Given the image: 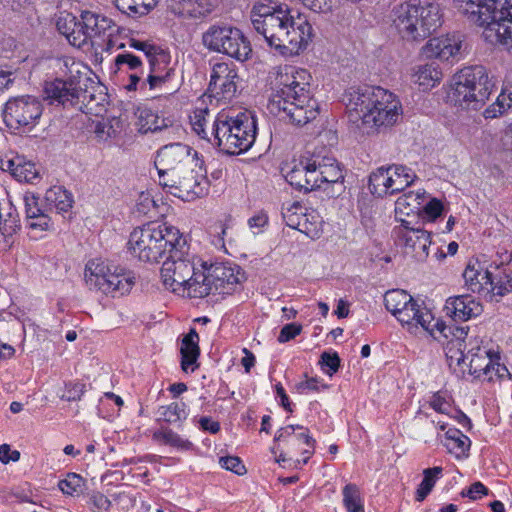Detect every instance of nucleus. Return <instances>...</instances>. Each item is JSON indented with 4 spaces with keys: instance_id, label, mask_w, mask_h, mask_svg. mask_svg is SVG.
Here are the masks:
<instances>
[{
    "instance_id": "nucleus-15",
    "label": "nucleus",
    "mask_w": 512,
    "mask_h": 512,
    "mask_svg": "<svg viewBox=\"0 0 512 512\" xmlns=\"http://www.w3.org/2000/svg\"><path fill=\"white\" fill-rule=\"evenodd\" d=\"M185 246L181 242L177 248L169 249L168 256L161 267V278L166 288L173 292L183 290L186 283L193 277L196 269L195 264L188 259L183 258L182 248Z\"/></svg>"
},
{
    "instance_id": "nucleus-13",
    "label": "nucleus",
    "mask_w": 512,
    "mask_h": 512,
    "mask_svg": "<svg viewBox=\"0 0 512 512\" xmlns=\"http://www.w3.org/2000/svg\"><path fill=\"white\" fill-rule=\"evenodd\" d=\"M455 3L470 21L487 29L496 20H503L512 7V0H455Z\"/></svg>"
},
{
    "instance_id": "nucleus-56",
    "label": "nucleus",
    "mask_w": 512,
    "mask_h": 512,
    "mask_svg": "<svg viewBox=\"0 0 512 512\" xmlns=\"http://www.w3.org/2000/svg\"><path fill=\"white\" fill-rule=\"evenodd\" d=\"M208 112L207 108L196 109L193 116L190 117V120L195 133L212 144L213 136L211 134L209 135L205 129L207 123L206 116L208 115Z\"/></svg>"
},
{
    "instance_id": "nucleus-32",
    "label": "nucleus",
    "mask_w": 512,
    "mask_h": 512,
    "mask_svg": "<svg viewBox=\"0 0 512 512\" xmlns=\"http://www.w3.org/2000/svg\"><path fill=\"white\" fill-rule=\"evenodd\" d=\"M442 72L434 63L418 65L413 69V82L424 89L432 88L440 82Z\"/></svg>"
},
{
    "instance_id": "nucleus-27",
    "label": "nucleus",
    "mask_w": 512,
    "mask_h": 512,
    "mask_svg": "<svg viewBox=\"0 0 512 512\" xmlns=\"http://www.w3.org/2000/svg\"><path fill=\"white\" fill-rule=\"evenodd\" d=\"M80 17L83 24L84 34L86 36V44L94 37L104 34L112 26L111 19L93 11L83 10Z\"/></svg>"
},
{
    "instance_id": "nucleus-18",
    "label": "nucleus",
    "mask_w": 512,
    "mask_h": 512,
    "mask_svg": "<svg viewBox=\"0 0 512 512\" xmlns=\"http://www.w3.org/2000/svg\"><path fill=\"white\" fill-rule=\"evenodd\" d=\"M238 83L239 76L233 63L218 62L213 65L208 87L213 96L231 101L237 93Z\"/></svg>"
},
{
    "instance_id": "nucleus-34",
    "label": "nucleus",
    "mask_w": 512,
    "mask_h": 512,
    "mask_svg": "<svg viewBox=\"0 0 512 512\" xmlns=\"http://www.w3.org/2000/svg\"><path fill=\"white\" fill-rule=\"evenodd\" d=\"M445 447L456 457L466 456L471 446V440L459 429L450 428L445 433Z\"/></svg>"
},
{
    "instance_id": "nucleus-33",
    "label": "nucleus",
    "mask_w": 512,
    "mask_h": 512,
    "mask_svg": "<svg viewBox=\"0 0 512 512\" xmlns=\"http://www.w3.org/2000/svg\"><path fill=\"white\" fill-rule=\"evenodd\" d=\"M390 175V194L403 191L417 178L416 174L411 168L403 165H391Z\"/></svg>"
},
{
    "instance_id": "nucleus-21",
    "label": "nucleus",
    "mask_w": 512,
    "mask_h": 512,
    "mask_svg": "<svg viewBox=\"0 0 512 512\" xmlns=\"http://www.w3.org/2000/svg\"><path fill=\"white\" fill-rule=\"evenodd\" d=\"M444 312L455 321H468L481 315L483 307L472 296L459 295L446 300Z\"/></svg>"
},
{
    "instance_id": "nucleus-2",
    "label": "nucleus",
    "mask_w": 512,
    "mask_h": 512,
    "mask_svg": "<svg viewBox=\"0 0 512 512\" xmlns=\"http://www.w3.org/2000/svg\"><path fill=\"white\" fill-rule=\"evenodd\" d=\"M273 85L268 104L272 113L297 126H304L319 115L320 107L313 96L312 76L308 70L292 65L280 66Z\"/></svg>"
},
{
    "instance_id": "nucleus-16",
    "label": "nucleus",
    "mask_w": 512,
    "mask_h": 512,
    "mask_svg": "<svg viewBox=\"0 0 512 512\" xmlns=\"http://www.w3.org/2000/svg\"><path fill=\"white\" fill-rule=\"evenodd\" d=\"M393 234L405 246L406 253L411 254L418 262L425 261L429 256L432 244L431 233L411 221L400 219V225L393 229Z\"/></svg>"
},
{
    "instance_id": "nucleus-14",
    "label": "nucleus",
    "mask_w": 512,
    "mask_h": 512,
    "mask_svg": "<svg viewBox=\"0 0 512 512\" xmlns=\"http://www.w3.org/2000/svg\"><path fill=\"white\" fill-rule=\"evenodd\" d=\"M79 64H72L71 75L67 79L56 78L53 81L46 82L44 93L51 104H58L64 107L78 104V96L82 84L88 81L86 72H81Z\"/></svg>"
},
{
    "instance_id": "nucleus-9",
    "label": "nucleus",
    "mask_w": 512,
    "mask_h": 512,
    "mask_svg": "<svg viewBox=\"0 0 512 512\" xmlns=\"http://www.w3.org/2000/svg\"><path fill=\"white\" fill-rule=\"evenodd\" d=\"M202 44L211 52L225 54L238 61H246L252 48L242 31L226 23H215L202 33Z\"/></svg>"
},
{
    "instance_id": "nucleus-40",
    "label": "nucleus",
    "mask_w": 512,
    "mask_h": 512,
    "mask_svg": "<svg viewBox=\"0 0 512 512\" xmlns=\"http://www.w3.org/2000/svg\"><path fill=\"white\" fill-rule=\"evenodd\" d=\"M390 180V166L378 168L369 177L370 192L377 196L390 194Z\"/></svg>"
},
{
    "instance_id": "nucleus-59",
    "label": "nucleus",
    "mask_w": 512,
    "mask_h": 512,
    "mask_svg": "<svg viewBox=\"0 0 512 512\" xmlns=\"http://www.w3.org/2000/svg\"><path fill=\"white\" fill-rule=\"evenodd\" d=\"M85 391V383L80 381H70L65 383L64 392L61 395V398L66 401H79Z\"/></svg>"
},
{
    "instance_id": "nucleus-24",
    "label": "nucleus",
    "mask_w": 512,
    "mask_h": 512,
    "mask_svg": "<svg viewBox=\"0 0 512 512\" xmlns=\"http://www.w3.org/2000/svg\"><path fill=\"white\" fill-rule=\"evenodd\" d=\"M56 27L59 33L65 36L70 45L77 48H82L86 45L82 20H78L73 14L61 13L56 21Z\"/></svg>"
},
{
    "instance_id": "nucleus-12",
    "label": "nucleus",
    "mask_w": 512,
    "mask_h": 512,
    "mask_svg": "<svg viewBox=\"0 0 512 512\" xmlns=\"http://www.w3.org/2000/svg\"><path fill=\"white\" fill-rule=\"evenodd\" d=\"M43 113L41 100L32 95L11 97L4 105L2 116L5 124L13 129L35 127Z\"/></svg>"
},
{
    "instance_id": "nucleus-58",
    "label": "nucleus",
    "mask_w": 512,
    "mask_h": 512,
    "mask_svg": "<svg viewBox=\"0 0 512 512\" xmlns=\"http://www.w3.org/2000/svg\"><path fill=\"white\" fill-rule=\"evenodd\" d=\"M442 211L443 205L441 201L436 198H431L429 201H425L422 204L421 214L418 216L423 220L433 222L442 214Z\"/></svg>"
},
{
    "instance_id": "nucleus-50",
    "label": "nucleus",
    "mask_w": 512,
    "mask_h": 512,
    "mask_svg": "<svg viewBox=\"0 0 512 512\" xmlns=\"http://www.w3.org/2000/svg\"><path fill=\"white\" fill-rule=\"evenodd\" d=\"M6 218H2L0 212V239H3L5 244L10 245L12 236L20 229L19 218L16 210L9 208Z\"/></svg>"
},
{
    "instance_id": "nucleus-51",
    "label": "nucleus",
    "mask_w": 512,
    "mask_h": 512,
    "mask_svg": "<svg viewBox=\"0 0 512 512\" xmlns=\"http://www.w3.org/2000/svg\"><path fill=\"white\" fill-rule=\"evenodd\" d=\"M306 168L308 169L309 186L312 190L321 189L324 186L321 156L313 155L305 158Z\"/></svg>"
},
{
    "instance_id": "nucleus-23",
    "label": "nucleus",
    "mask_w": 512,
    "mask_h": 512,
    "mask_svg": "<svg viewBox=\"0 0 512 512\" xmlns=\"http://www.w3.org/2000/svg\"><path fill=\"white\" fill-rule=\"evenodd\" d=\"M40 198L31 192H26L23 197L26 219L31 229L48 230L51 225V218L48 215V208L42 207Z\"/></svg>"
},
{
    "instance_id": "nucleus-61",
    "label": "nucleus",
    "mask_w": 512,
    "mask_h": 512,
    "mask_svg": "<svg viewBox=\"0 0 512 512\" xmlns=\"http://www.w3.org/2000/svg\"><path fill=\"white\" fill-rule=\"evenodd\" d=\"M92 512L108 511L112 505L111 501L101 492H93L88 500Z\"/></svg>"
},
{
    "instance_id": "nucleus-53",
    "label": "nucleus",
    "mask_w": 512,
    "mask_h": 512,
    "mask_svg": "<svg viewBox=\"0 0 512 512\" xmlns=\"http://www.w3.org/2000/svg\"><path fill=\"white\" fill-rule=\"evenodd\" d=\"M510 109H512V93L501 92L496 101L484 110L483 116L485 119H495Z\"/></svg>"
},
{
    "instance_id": "nucleus-43",
    "label": "nucleus",
    "mask_w": 512,
    "mask_h": 512,
    "mask_svg": "<svg viewBox=\"0 0 512 512\" xmlns=\"http://www.w3.org/2000/svg\"><path fill=\"white\" fill-rule=\"evenodd\" d=\"M139 121L141 129L144 132H156L167 128L171 121L160 117L157 113H154L151 109L144 108L139 110Z\"/></svg>"
},
{
    "instance_id": "nucleus-25",
    "label": "nucleus",
    "mask_w": 512,
    "mask_h": 512,
    "mask_svg": "<svg viewBox=\"0 0 512 512\" xmlns=\"http://www.w3.org/2000/svg\"><path fill=\"white\" fill-rule=\"evenodd\" d=\"M180 354L181 369L186 373L194 372L198 368L197 360L200 356L199 335L195 328H191L182 338Z\"/></svg>"
},
{
    "instance_id": "nucleus-52",
    "label": "nucleus",
    "mask_w": 512,
    "mask_h": 512,
    "mask_svg": "<svg viewBox=\"0 0 512 512\" xmlns=\"http://www.w3.org/2000/svg\"><path fill=\"white\" fill-rule=\"evenodd\" d=\"M441 473V467L427 468L423 471L424 477L417 488L415 496L416 501L422 502L429 495Z\"/></svg>"
},
{
    "instance_id": "nucleus-62",
    "label": "nucleus",
    "mask_w": 512,
    "mask_h": 512,
    "mask_svg": "<svg viewBox=\"0 0 512 512\" xmlns=\"http://www.w3.org/2000/svg\"><path fill=\"white\" fill-rule=\"evenodd\" d=\"M219 463L222 468L232 471L237 475H244L246 473L242 460L237 456L221 457Z\"/></svg>"
},
{
    "instance_id": "nucleus-3",
    "label": "nucleus",
    "mask_w": 512,
    "mask_h": 512,
    "mask_svg": "<svg viewBox=\"0 0 512 512\" xmlns=\"http://www.w3.org/2000/svg\"><path fill=\"white\" fill-rule=\"evenodd\" d=\"M349 122L379 129L396 123L401 104L395 95L379 86L350 87L344 94Z\"/></svg>"
},
{
    "instance_id": "nucleus-20",
    "label": "nucleus",
    "mask_w": 512,
    "mask_h": 512,
    "mask_svg": "<svg viewBox=\"0 0 512 512\" xmlns=\"http://www.w3.org/2000/svg\"><path fill=\"white\" fill-rule=\"evenodd\" d=\"M467 290L488 295L489 285L492 283V269L490 264L480 262L478 259H471L462 274Z\"/></svg>"
},
{
    "instance_id": "nucleus-49",
    "label": "nucleus",
    "mask_w": 512,
    "mask_h": 512,
    "mask_svg": "<svg viewBox=\"0 0 512 512\" xmlns=\"http://www.w3.org/2000/svg\"><path fill=\"white\" fill-rule=\"evenodd\" d=\"M59 489L68 496H79L86 488V480L76 473H68L58 482Z\"/></svg>"
},
{
    "instance_id": "nucleus-4",
    "label": "nucleus",
    "mask_w": 512,
    "mask_h": 512,
    "mask_svg": "<svg viewBox=\"0 0 512 512\" xmlns=\"http://www.w3.org/2000/svg\"><path fill=\"white\" fill-rule=\"evenodd\" d=\"M212 145L228 155L248 151L256 140L257 121L250 112H220L212 125Z\"/></svg>"
},
{
    "instance_id": "nucleus-1",
    "label": "nucleus",
    "mask_w": 512,
    "mask_h": 512,
    "mask_svg": "<svg viewBox=\"0 0 512 512\" xmlns=\"http://www.w3.org/2000/svg\"><path fill=\"white\" fill-rule=\"evenodd\" d=\"M250 20L255 31L283 56L298 55L314 36L307 18L300 13L294 16L287 5L255 3Z\"/></svg>"
},
{
    "instance_id": "nucleus-19",
    "label": "nucleus",
    "mask_w": 512,
    "mask_h": 512,
    "mask_svg": "<svg viewBox=\"0 0 512 512\" xmlns=\"http://www.w3.org/2000/svg\"><path fill=\"white\" fill-rule=\"evenodd\" d=\"M108 104L106 87L88 77V81L82 84L78 96V104L75 105L85 114L103 116Z\"/></svg>"
},
{
    "instance_id": "nucleus-64",
    "label": "nucleus",
    "mask_w": 512,
    "mask_h": 512,
    "mask_svg": "<svg viewBox=\"0 0 512 512\" xmlns=\"http://www.w3.org/2000/svg\"><path fill=\"white\" fill-rule=\"evenodd\" d=\"M303 4L317 13H329L336 6L338 0H302Z\"/></svg>"
},
{
    "instance_id": "nucleus-31",
    "label": "nucleus",
    "mask_w": 512,
    "mask_h": 512,
    "mask_svg": "<svg viewBox=\"0 0 512 512\" xmlns=\"http://www.w3.org/2000/svg\"><path fill=\"white\" fill-rule=\"evenodd\" d=\"M305 158L302 157L298 162L294 161L293 165L285 173L286 181L299 191L310 192L308 169L306 168Z\"/></svg>"
},
{
    "instance_id": "nucleus-60",
    "label": "nucleus",
    "mask_w": 512,
    "mask_h": 512,
    "mask_svg": "<svg viewBox=\"0 0 512 512\" xmlns=\"http://www.w3.org/2000/svg\"><path fill=\"white\" fill-rule=\"evenodd\" d=\"M442 43V55L440 60H449L450 58H454L460 54L462 43L460 40L455 39L454 37H443Z\"/></svg>"
},
{
    "instance_id": "nucleus-48",
    "label": "nucleus",
    "mask_w": 512,
    "mask_h": 512,
    "mask_svg": "<svg viewBox=\"0 0 512 512\" xmlns=\"http://www.w3.org/2000/svg\"><path fill=\"white\" fill-rule=\"evenodd\" d=\"M412 300L411 295L400 289L390 290L384 296L385 307L393 315H397V313H399L402 308H405Z\"/></svg>"
},
{
    "instance_id": "nucleus-26",
    "label": "nucleus",
    "mask_w": 512,
    "mask_h": 512,
    "mask_svg": "<svg viewBox=\"0 0 512 512\" xmlns=\"http://www.w3.org/2000/svg\"><path fill=\"white\" fill-rule=\"evenodd\" d=\"M171 12L181 18H201L213 11L209 0H178L170 6Z\"/></svg>"
},
{
    "instance_id": "nucleus-35",
    "label": "nucleus",
    "mask_w": 512,
    "mask_h": 512,
    "mask_svg": "<svg viewBox=\"0 0 512 512\" xmlns=\"http://www.w3.org/2000/svg\"><path fill=\"white\" fill-rule=\"evenodd\" d=\"M420 325L425 331L434 335V331H439L444 337H448V333H452V327L447 326L443 321L434 319L432 313L426 307H420L417 319L412 326L417 328Z\"/></svg>"
},
{
    "instance_id": "nucleus-42",
    "label": "nucleus",
    "mask_w": 512,
    "mask_h": 512,
    "mask_svg": "<svg viewBox=\"0 0 512 512\" xmlns=\"http://www.w3.org/2000/svg\"><path fill=\"white\" fill-rule=\"evenodd\" d=\"M147 60L150 67L149 74L165 76L168 79L174 75V69L169 67L170 55L166 51L159 49Z\"/></svg>"
},
{
    "instance_id": "nucleus-30",
    "label": "nucleus",
    "mask_w": 512,
    "mask_h": 512,
    "mask_svg": "<svg viewBox=\"0 0 512 512\" xmlns=\"http://www.w3.org/2000/svg\"><path fill=\"white\" fill-rule=\"evenodd\" d=\"M73 196L62 186H53L45 194V203L49 211L67 212L72 208Z\"/></svg>"
},
{
    "instance_id": "nucleus-8",
    "label": "nucleus",
    "mask_w": 512,
    "mask_h": 512,
    "mask_svg": "<svg viewBox=\"0 0 512 512\" xmlns=\"http://www.w3.org/2000/svg\"><path fill=\"white\" fill-rule=\"evenodd\" d=\"M84 277L90 290L100 291L111 297L130 292L134 285L132 272L99 259L88 261Z\"/></svg>"
},
{
    "instance_id": "nucleus-17",
    "label": "nucleus",
    "mask_w": 512,
    "mask_h": 512,
    "mask_svg": "<svg viewBox=\"0 0 512 512\" xmlns=\"http://www.w3.org/2000/svg\"><path fill=\"white\" fill-rule=\"evenodd\" d=\"M213 293L231 295L241 288L244 272L235 263L216 262L209 266Z\"/></svg>"
},
{
    "instance_id": "nucleus-22",
    "label": "nucleus",
    "mask_w": 512,
    "mask_h": 512,
    "mask_svg": "<svg viewBox=\"0 0 512 512\" xmlns=\"http://www.w3.org/2000/svg\"><path fill=\"white\" fill-rule=\"evenodd\" d=\"M511 260V255L505 252L503 260L498 264L492 262L490 268L492 269V283L488 288V295L492 296H505L512 291V268L504 265L505 262Z\"/></svg>"
},
{
    "instance_id": "nucleus-45",
    "label": "nucleus",
    "mask_w": 512,
    "mask_h": 512,
    "mask_svg": "<svg viewBox=\"0 0 512 512\" xmlns=\"http://www.w3.org/2000/svg\"><path fill=\"white\" fill-rule=\"evenodd\" d=\"M324 185L342 183L344 174L340 164L333 157L321 156Z\"/></svg>"
},
{
    "instance_id": "nucleus-63",
    "label": "nucleus",
    "mask_w": 512,
    "mask_h": 512,
    "mask_svg": "<svg viewBox=\"0 0 512 512\" xmlns=\"http://www.w3.org/2000/svg\"><path fill=\"white\" fill-rule=\"evenodd\" d=\"M443 37L430 39L422 48V54L426 58H441Z\"/></svg>"
},
{
    "instance_id": "nucleus-37",
    "label": "nucleus",
    "mask_w": 512,
    "mask_h": 512,
    "mask_svg": "<svg viewBox=\"0 0 512 512\" xmlns=\"http://www.w3.org/2000/svg\"><path fill=\"white\" fill-rule=\"evenodd\" d=\"M185 403L172 402L168 405L160 406L157 410V421L168 424H176L178 427L186 420L187 412Z\"/></svg>"
},
{
    "instance_id": "nucleus-6",
    "label": "nucleus",
    "mask_w": 512,
    "mask_h": 512,
    "mask_svg": "<svg viewBox=\"0 0 512 512\" xmlns=\"http://www.w3.org/2000/svg\"><path fill=\"white\" fill-rule=\"evenodd\" d=\"M181 242L185 244L177 228L149 223L131 232L128 249L140 261L154 263L166 255L169 249L180 246Z\"/></svg>"
},
{
    "instance_id": "nucleus-47",
    "label": "nucleus",
    "mask_w": 512,
    "mask_h": 512,
    "mask_svg": "<svg viewBox=\"0 0 512 512\" xmlns=\"http://www.w3.org/2000/svg\"><path fill=\"white\" fill-rule=\"evenodd\" d=\"M343 505L347 512H364L363 499L356 484L349 483L342 489Z\"/></svg>"
},
{
    "instance_id": "nucleus-10",
    "label": "nucleus",
    "mask_w": 512,
    "mask_h": 512,
    "mask_svg": "<svg viewBox=\"0 0 512 512\" xmlns=\"http://www.w3.org/2000/svg\"><path fill=\"white\" fill-rule=\"evenodd\" d=\"M203 160L198 158L197 151L182 143H172L160 148L155 159V166L159 175V184L190 166L202 165Z\"/></svg>"
},
{
    "instance_id": "nucleus-55",
    "label": "nucleus",
    "mask_w": 512,
    "mask_h": 512,
    "mask_svg": "<svg viewBox=\"0 0 512 512\" xmlns=\"http://www.w3.org/2000/svg\"><path fill=\"white\" fill-rule=\"evenodd\" d=\"M488 351L484 350L483 353H476L469 357V373L475 377H480L482 374H488L491 367V360L487 359Z\"/></svg>"
},
{
    "instance_id": "nucleus-5",
    "label": "nucleus",
    "mask_w": 512,
    "mask_h": 512,
    "mask_svg": "<svg viewBox=\"0 0 512 512\" xmlns=\"http://www.w3.org/2000/svg\"><path fill=\"white\" fill-rule=\"evenodd\" d=\"M391 19L402 38L413 41L424 40L442 24L439 5L427 0H408L396 5Z\"/></svg>"
},
{
    "instance_id": "nucleus-7",
    "label": "nucleus",
    "mask_w": 512,
    "mask_h": 512,
    "mask_svg": "<svg viewBox=\"0 0 512 512\" xmlns=\"http://www.w3.org/2000/svg\"><path fill=\"white\" fill-rule=\"evenodd\" d=\"M495 88L493 77L484 66H467L454 76L451 98L462 109L479 110Z\"/></svg>"
},
{
    "instance_id": "nucleus-39",
    "label": "nucleus",
    "mask_w": 512,
    "mask_h": 512,
    "mask_svg": "<svg viewBox=\"0 0 512 512\" xmlns=\"http://www.w3.org/2000/svg\"><path fill=\"white\" fill-rule=\"evenodd\" d=\"M114 4L119 11L128 16H142L156 6L157 0H114Z\"/></svg>"
},
{
    "instance_id": "nucleus-57",
    "label": "nucleus",
    "mask_w": 512,
    "mask_h": 512,
    "mask_svg": "<svg viewBox=\"0 0 512 512\" xmlns=\"http://www.w3.org/2000/svg\"><path fill=\"white\" fill-rule=\"evenodd\" d=\"M420 307L421 306L413 299L394 316L402 325H407L408 328L411 329L417 319Z\"/></svg>"
},
{
    "instance_id": "nucleus-28",
    "label": "nucleus",
    "mask_w": 512,
    "mask_h": 512,
    "mask_svg": "<svg viewBox=\"0 0 512 512\" xmlns=\"http://www.w3.org/2000/svg\"><path fill=\"white\" fill-rule=\"evenodd\" d=\"M202 271L195 269L193 272V277L189 280L184 289L188 291V295L192 298H204L209 294L213 293L212 284L210 281V271L209 267H207L206 263L203 262L201 264Z\"/></svg>"
},
{
    "instance_id": "nucleus-36",
    "label": "nucleus",
    "mask_w": 512,
    "mask_h": 512,
    "mask_svg": "<svg viewBox=\"0 0 512 512\" xmlns=\"http://www.w3.org/2000/svg\"><path fill=\"white\" fill-rule=\"evenodd\" d=\"M152 439L162 445H168L180 450H190L193 447L192 442L182 438L178 433L168 427H161L154 431Z\"/></svg>"
},
{
    "instance_id": "nucleus-29",
    "label": "nucleus",
    "mask_w": 512,
    "mask_h": 512,
    "mask_svg": "<svg viewBox=\"0 0 512 512\" xmlns=\"http://www.w3.org/2000/svg\"><path fill=\"white\" fill-rule=\"evenodd\" d=\"M427 195L422 191H409L396 200L395 211L398 214L410 216L411 214H421L422 204L426 201Z\"/></svg>"
},
{
    "instance_id": "nucleus-44",
    "label": "nucleus",
    "mask_w": 512,
    "mask_h": 512,
    "mask_svg": "<svg viewBox=\"0 0 512 512\" xmlns=\"http://www.w3.org/2000/svg\"><path fill=\"white\" fill-rule=\"evenodd\" d=\"M12 176L19 182L34 184L39 179V172L34 163L26 161L21 156H16V164Z\"/></svg>"
},
{
    "instance_id": "nucleus-54",
    "label": "nucleus",
    "mask_w": 512,
    "mask_h": 512,
    "mask_svg": "<svg viewBox=\"0 0 512 512\" xmlns=\"http://www.w3.org/2000/svg\"><path fill=\"white\" fill-rule=\"evenodd\" d=\"M114 62L116 71L125 74L143 69L141 59L138 56L128 52L118 54L115 57Z\"/></svg>"
},
{
    "instance_id": "nucleus-46",
    "label": "nucleus",
    "mask_w": 512,
    "mask_h": 512,
    "mask_svg": "<svg viewBox=\"0 0 512 512\" xmlns=\"http://www.w3.org/2000/svg\"><path fill=\"white\" fill-rule=\"evenodd\" d=\"M301 210V205L299 203H294L291 207L283 209L282 216L288 227L309 234L310 232L306 227L308 218L306 215L302 214Z\"/></svg>"
},
{
    "instance_id": "nucleus-11",
    "label": "nucleus",
    "mask_w": 512,
    "mask_h": 512,
    "mask_svg": "<svg viewBox=\"0 0 512 512\" xmlns=\"http://www.w3.org/2000/svg\"><path fill=\"white\" fill-rule=\"evenodd\" d=\"M206 173L204 163L190 166V168L176 174V178H169L160 185L167 189L170 194L183 201H193L208 193L209 181Z\"/></svg>"
},
{
    "instance_id": "nucleus-38",
    "label": "nucleus",
    "mask_w": 512,
    "mask_h": 512,
    "mask_svg": "<svg viewBox=\"0 0 512 512\" xmlns=\"http://www.w3.org/2000/svg\"><path fill=\"white\" fill-rule=\"evenodd\" d=\"M488 30L494 31L497 41L512 54V7H509L503 20H496L495 25H491Z\"/></svg>"
},
{
    "instance_id": "nucleus-41",
    "label": "nucleus",
    "mask_w": 512,
    "mask_h": 512,
    "mask_svg": "<svg viewBox=\"0 0 512 512\" xmlns=\"http://www.w3.org/2000/svg\"><path fill=\"white\" fill-rule=\"evenodd\" d=\"M456 333H453L456 340L449 342L447 347L446 356L450 360V365L453 361H456L457 365L465 363L467 356L465 354L466 344H463L461 339L467 336V330L464 327H456Z\"/></svg>"
}]
</instances>
